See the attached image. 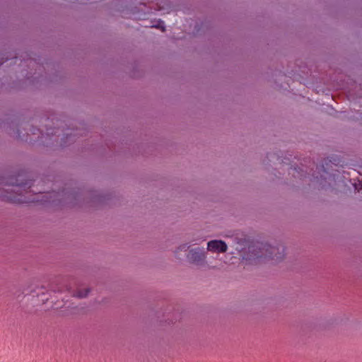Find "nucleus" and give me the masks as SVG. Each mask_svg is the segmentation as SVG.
I'll use <instances>...</instances> for the list:
<instances>
[{
    "mask_svg": "<svg viewBox=\"0 0 362 362\" xmlns=\"http://www.w3.org/2000/svg\"><path fill=\"white\" fill-rule=\"evenodd\" d=\"M248 250L250 252H252L251 257L253 259L264 257L275 261L283 259L285 250L284 247L281 245L274 247L266 243L250 246Z\"/></svg>",
    "mask_w": 362,
    "mask_h": 362,
    "instance_id": "nucleus-1",
    "label": "nucleus"
},
{
    "mask_svg": "<svg viewBox=\"0 0 362 362\" xmlns=\"http://www.w3.org/2000/svg\"><path fill=\"white\" fill-rule=\"evenodd\" d=\"M187 258L191 263L197 265L202 264L206 258L204 248H196L191 250L188 253Z\"/></svg>",
    "mask_w": 362,
    "mask_h": 362,
    "instance_id": "nucleus-2",
    "label": "nucleus"
},
{
    "mask_svg": "<svg viewBox=\"0 0 362 362\" xmlns=\"http://www.w3.org/2000/svg\"><path fill=\"white\" fill-rule=\"evenodd\" d=\"M227 245L221 240H213L207 243V250L212 252H225L227 250Z\"/></svg>",
    "mask_w": 362,
    "mask_h": 362,
    "instance_id": "nucleus-3",
    "label": "nucleus"
},
{
    "mask_svg": "<svg viewBox=\"0 0 362 362\" xmlns=\"http://www.w3.org/2000/svg\"><path fill=\"white\" fill-rule=\"evenodd\" d=\"M88 289H79L76 293L75 294V296L78 298H85L88 295Z\"/></svg>",
    "mask_w": 362,
    "mask_h": 362,
    "instance_id": "nucleus-4",
    "label": "nucleus"
},
{
    "mask_svg": "<svg viewBox=\"0 0 362 362\" xmlns=\"http://www.w3.org/2000/svg\"><path fill=\"white\" fill-rule=\"evenodd\" d=\"M187 248H189V246H187L186 244L182 245L178 247L179 250H186Z\"/></svg>",
    "mask_w": 362,
    "mask_h": 362,
    "instance_id": "nucleus-5",
    "label": "nucleus"
},
{
    "mask_svg": "<svg viewBox=\"0 0 362 362\" xmlns=\"http://www.w3.org/2000/svg\"><path fill=\"white\" fill-rule=\"evenodd\" d=\"M18 202H24V200H23L22 199H18Z\"/></svg>",
    "mask_w": 362,
    "mask_h": 362,
    "instance_id": "nucleus-6",
    "label": "nucleus"
}]
</instances>
